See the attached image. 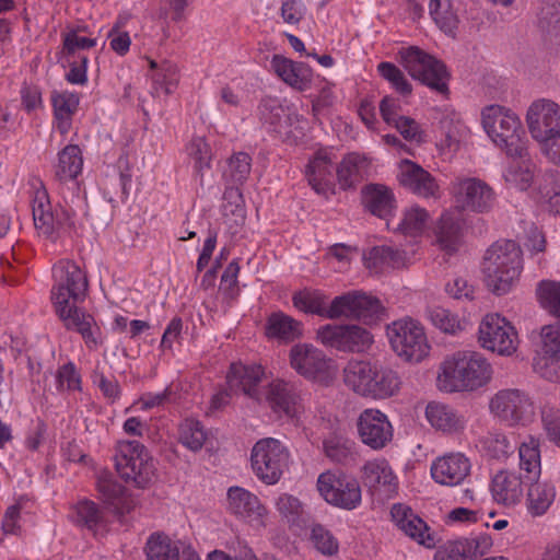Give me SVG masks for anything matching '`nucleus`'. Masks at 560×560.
I'll return each mask as SVG.
<instances>
[{"label":"nucleus","mask_w":560,"mask_h":560,"mask_svg":"<svg viewBox=\"0 0 560 560\" xmlns=\"http://www.w3.org/2000/svg\"><path fill=\"white\" fill-rule=\"evenodd\" d=\"M83 166L81 150L75 144L65 147L58 154L55 179L58 184L60 201L51 209L47 190L36 188L32 198V213L38 235L55 243L62 234L77 232L78 213L84 209V199L77 180Z\"/></svg>","instance_id":"obj_1"},{"label":"nucleus","mask_w":560,"mask_h":560,"mask_svg":"<svg viewBox=\"0 0 560 560\" xmlns=\"http://www.w3.org/2000/svg\"><path fill=\"white\" fill-rule=\"evenodd\" d=\"M492 377V366L476 351H457L441 364L436 386L444 393L474 392L487 385Z\"/></svg>","instance_id":"obj_2"},{"label":"nucleus","mask_w":560,"mask_h":560,"mask_svg":"<svg viewBox=\"0 0 560 560\" xmlns=\"http://www.w3.org/2000/svg\"><path fill=\"white\" fill-rule=\"evenodd\" d=\"M343 382L355 394L372 399H386L400 388L396 371L377 361L351 360L343 369Z\"/></svg>","instance_id":"obj_3"},{"label":"nucleus","mask_w":560,"mask_h":560,"mask_svg":"<svg viewBox=\"0 0 560 560\" xmlns=\"http://www.w3.org/2000/svg\"><path fill=\"white\" fill-rule=\"evenodd\" d=\"M523 269L522 249L512 240L493 243L483 257L482 271L488 289L503 295L515 285Z\"/></svg>","instance_id":"obj_4"},{"label":"nucleus","mask_w":560,"mask_h":560,"mask_svg":"<svg viewBox=\"0 0 560 560\" xmlns=\"http://www.w3.org/2000/svg\"><path fill=\"white\" fill-rule=\"evenodd\" d=\"M482 127L490 140L510 158L526 155L525 132L520 117L510 108L489 105L481 112Z\"/></svg>","instance_id":"obj_5"},{"label":"nucleus","mask_w":560,"mask_h":560,"mask_svg":"<svg viewBox=\"0 0 560 560\" xmlns=\"http://www.w3.org/2000/svg\"><path fill=\"white\" fill-rule=\"evenodd\" d=\"M390 349L406 363L418 364L427 359L431 351L423 326L406 317L393 322L386 327Z\"/></svg>","instance_id":"obj_6"},{"label":"nucleus","mask_w":560,"mask_h":560,"mask_svg":"<svg viewBox=\"0 0 560 560\" xmlns=\"http://www.w3.org/2000/svg\"><path fill=\"white\" fill-rule=\"evenodd\" d=\"M115 466L121 479L138 488L148 487L155 478L154 459L138 441L118 443Z\"/></svg>","instance_id":"obj_7"},{"label":"nucleus","mask_w":560,"mask_h":560,"mask_svg":"<svg viewBox=\"0 0 560 560\" xmlns=\"http://www.w3.org/2000/svg\"><path fill=\"white\" fill-rule=\"evenodd\" d=\"M490 413L509 428H526L536 419L534 399L524 390L505 388L489 401Z\"/></svg>","instance_id":"obj_8"},{"label":"nucleus","mask_w":560,"mask_h":560,"mask_svg":"<svg viewBox=\"0 0 560 560\" xmlns=\"http://www.w3.org/2000/svg\"><path fill=\"white\" fill-rule=\"evenodd\" d=\"M399 56L411 78L438 93H447L450 73L443 61L417 46L400 49Z\"/></svg>","instance_id":"obj_9"},{"label":"nucleus","mask_w":560,"mask_h":560,"mask_svg":"<svg viewBox=\"0 0 560 560\" xmlns=\"http://www.w3.org/2000/svg\"><path fill=\"white\" fill-rule=\"evenodd\" d=\"M290 453L277 439L265 438L255 443L250 454L256 477L266 485L277 483L288 468Z\"/></svg>","instance_id":"obj_10"},{"label":"nucleus","mask_w":560,"mask_h":560,"mask_svg":"<svg viewBox=\"0 0 560 560\" xmlns=\"http://www.w3.org/2000/svg\"><path fill=\"white\" fill-rule=\"evenodd\" d=\"M52 305L83 302L89 289L85 271L72 260H59L52 267Z\"/></svg>","instance_id":"obj_11"},{"label":"nucleus","mask_w":560,"mask_h":560,"mask_svg":"<svg viewBox=\"0 0 560 560\" xmlns=\"http://www.w3.org/2000/svg\"><path fill=\"white\" fill-rule=\"evenodd\" d=\"M317 489L327 503L343 510H354L362 501L359 481L342 471L328 470L320 474Z\"/></svg>","instance_id":"obj_12"},{"label":"nucleus","mask_w":560,"mask_h":560,"mask_svg":"<svg viewBox=\"0 0 560 560\" xmlns=\"http://www.w3.org/2000/svg\"><path fill=\"white\" fill-rule=\"evenodd\" d=\"M456 208L462 211L486 213L495 202L493 188L478 177L457 176L451 183Z\"/></svg>","instance_id":"obj_13"},{"label":"nucleus","mask_w":560,"mask_h":560,"mask_svg":"<svg viewBox=\"0 0 560 560\" xmlns=\"http://www.w3.org/2000/svg\"><path fill=\"white\" fill-rule=\"evenodd\" d=\"M316 338L323 346L343 352H363L374 341L372 334L358 325L326 324L317 329Z\"/></svg>","instance_id":"obj_14"},{"label":"nucleus","mask_w":560,"mask_h":560,"mask_svg":"<svg viewBox=\"0 0 560 560\" xmlns=\"http://www.w3.org/2000/svg\"><path fill=\"white\" fill-rule=\"evenodd\" d=\"M259 117L268 130L275 132L282 141L295 143L301 136L295 126L301 116L291 107H284L277 98H265L259 107Z\"/></svg>","instance_id":"obj_15"},{"label":"nucleus","mask_w":560,"mask_h":560,"mask_svg":"<svg viewBox=\"0 0 560 560\" xmlns=\"http://www.w3.org/2000/svg\"><path fill=\"white\" fill-rule=\"evenodd\" d=\"M526 122L540 148L560 133V105L547 98L534 101L527 109Z\"/></svg>","instance_id":"obj_16"},{"label":"nucleus","mask_w":560,"mask_h":560,"mask_svg":"<svg viewBox=\"0 0 560 560\" xmlns=\"http://www.w3.org/2000/svg\"><path fill=\"white\" fill-rule=\"evenodd\" d=\"M479 341L485 349L511 355L517 348V334L504 317L488 314L479 325Z\"/></svg>","instance_id":"obj_17"},{"label":"nucleus","mask_w":560,"mask_h":560,"mask_svg":"<svg viewBox=\"0 0 560 560\" xmlns=\"http://www.w3.org/2000/svg\"><path fill=\"white\" fill-rule=\"evenodd\" d=\"M262 397L275 413L289 419L298 420L305 409L302 392L293 382L273 380Z\"/></svg>","instance_id":"obj_18"},{"label":"nucleus","mask_w":560,"mask_h":560,"mask_svg":"<svg viewBox=\"0 0 560 560\" xmlns=\"http://www.w3.org/2000/svg\"><path fill=\"white\" fill-rule=\"evenodd\" d=\"M54 307L65 328L80 334L89 349L95 350L102 345L101 329L94 317L79 307L78 303L54 305Z\"/></svg>","instance_id":"obj_19"},{"label":"nucleus","mask_w":560,"mask_h":560,"mask_svg":"<svg viewBox=\"0 0 560 560\" xmlns=\"http://www.w3.org/2000/svg\"><path fill=\"white\" fill-rule=\"evenodd\" d=\"M290 366L308 380H323L329 374L330 360L311 343H298L289 353Z\"/></svg>","instance_id":"obj_20"},{"label":"nucleus","mask_w":560,"mask_h":560,"mask_svg":"<svg viewBox=\"0 0 560 560\" xmlns=\"http://www.w3.org/2000/svg\"><path fill=\"white\" fill-rule=\"evenodd\" d=\"M357 427L361 441L372 450L384 448L393 439V425L388 417L378 409L363 410L358 418Z\"/></svg>","instance_id":"obj_21"},{"label":"nucleus","mask_w":560,"mask_h":560,"mask_svg":"<svg viewBox=\"0 0 560 560\" xmlns=\"http://www.w3.org/2000/svg\"><path fill=\"white\" fill-rule=\"evenodd\" d=\"M471 463L469 458L459 452L448 453L432 462L431 476L442 486L455 487L469 476Z\"/></svg>","instance_id":"obj_22"},{"label":"nucleus","mask_w":560,"mask_h":560,"mask_svg":"<svg viewBox=\"0 0 560 560\" xmlns=\"http://www.w3.org/2000/svg\"><path fill=\"white\" fill-rule=\"evenodd\" d=\"M265 377V369L257 363H232L226 375L230 390L242 393L257 401L262 399L259 384Z\"/></svg>","instance_id":"obj_23"},{"label":"nucleus","mask_w":560,"mask_h":560,"mask_svg":"<svg viewBox=\"0 0 560 560\" xmlns=\"http://www.w3.org/2000/svg\"><path fill=\"white\" fill-rule=\"evenodd\" d=\"M541 349L546 357L534 362V370L541 377L558 382V362L560 360V323L546 325L541 328Z\"/></svg>","instance_id":"obj_24"},{"label":"nucleus","mask_w":560,"mask_h":560,"mask_svg":"<svg viewBox=\"0 0 560 560\" xmlns=\"http://www.w3.org/2000/svg\"><path fill=\"white\" fill-rule=\"evenodd\" d=\"M390 516L406 536L427 548L434 547L435 541L429 526L409 505L395 503L390 509Z\"/></svg>","instance_id":"obj_25"},{"label":"nucleus","mask_w":560,"mask_h":560,"mask_svg":"<svg viewBox=\"0 0 560 560\" xmlns=\"http://www.w3.org/2000/svg\"><path fill=\"white\" fill-rule=\"evenodd\" d=\"M491 547L492 539L487 534L460 538L441 546L434 555V560H476Z\"/></svg>","instance_id":"obj_26"},{"label":"nucleus","mask_w":560,"mask_h":560,"mask_svg":"<svg viewBox=\"0 0 560 560\" xmlns=\"http://www.w3.org/2000/svg\"><path fill=\"white\" fill-rule=\"evenodd\" d=\"M228 508L231 513L240 516L254 526H264L267 515L266 508L257 495L241 487H231L228 490Z\"/></svg>","instance_id":"obj_27"},{"label":"nucleus","mask_w":560,"mask_h":560,"mask_svg":"<svg viewBox=\"0 0 560 560\" xmlns=\"http://www.w3.org/2000/svg\"><path fill=\"white\" fill-rule=\"evenodd\" d=\"M475 445L486 460L494 463L506 462L517 448L514 434L501 430L488 431L480 435Z\"/></svg>","instance_id":"obj_28"},{"label":"nucleus","mask_w":560,"mask_h":560,"mask_svg":"<svg viewBox=\"0 0 560 560\" xmlns=\"http://www.w3.org/2000/svg\"><path fill=\"white\" fill-rule=\"evenodd\" d=\"M398 180L401 186L423 198L434 197L439 191L435 178L410 160H402L399 163Z\"/></svg>","instance_id":"obj_29"},{"label":"nucleus","mask_w":560,"mask_h":560,"mask_svg":"<svg viewBox=\"0 0 560 560\" xmlns=\"http://www.w3.org/2000/svg\"><path fill=\"white\" fill-rule=\"evenodd\" d=\"M425 418L434 430L446 435L459 434L467 425V419L460 411L440 401L427 405Z\"/></svg>","instance_id":"obj_30"},{"label":"nucleus","mask_w":560,"mask_h":560,"mask_svg":"<svg viewBox=\"0 0 560 560\" xmlns=\"http://www.w3.org/2000/svg\"><path fill=\"white\" fill-rule=\"evenodd\" d=\"M149 63V77L151 79V94L156 97L172 95L179 83V70L176 63L163 59L156 61L147 57Z\"/></svg>","instance_id":"obj_31"},{"label":"nucleus","mask_w":560,"mask_h":560,"mask_svg":"<svg viewBox=\"0 0 560 560\" xmlns=\"http://www.w3.org/2000/svg\"><path fill=\"white\" fill-rule=\"evenodd\" d=\"M336 155L330 149L317 150L306 166L308 184L318 195H326L330 188V179Z\"/></svg>","instance_id":"obj_32"},{"label":"nucleus","mask_w":560,"mask_h":560,"mask_svg":"<svg viewBox=\"0 0 560 560\" xmlns=\"http://www.w3.org/2000/svg\"><path fill=\"white\" fill-rule=\"evenodd\" d=\"M270 65L273 72L291 88L305 91L311 85L313 71L306 63L273 55Z\"/></svg>","instance_id":"obj_33"},{"label":"nucleus","mask_w":560,"mask_h":560,"mask_svg":"<svg viewBox=\"0 0 560 560\" xmlns=\"http://www.w3.org/2000/svg\"><path fill=\"white\" fill-rule=\"evenodd\" d=\"M490 490L498 504L509 508L518 504L524 495L521 476L508 470H501L493 476Z\"/></svg>","instance_id":"obj_34"},{"label":"nucleus","mask_w":560,"mask_h":560,"mask_svg":"<svg viewBox=\"0 0 560 560\" xmlns=\"http://www.w3.org/2000/svg\"><path fill=\"white\" fill-rule=\"evenodd\" d=\"M362 479L370 489L390 493L395 491L397 478L385 458L366 462L362 467Z\"/></svg>","instance_id":"obj_35"},{"label":"nucleus","mask_w":560,"mask_h":560,"mask_svg":"<svg viewBox=\"0 0 560 560\" xmlns=\"http://www.w3.org/2000/svg\"><path fill=\"white\" fill-rule=\"evenodd\" d=\"M365 208L381 219L387 220L396 209V200L390 188L382 184H370L362 189Z\"/></svg>","instance_id":"obj_36"},{"label":"nucleus","mask_w":560,"mask_h":560,"mask_svg":"<svg viewBox=\"0 0 560 560\" xmlns=\"http://www.w3.org/2000/svg\"><path fill=\"white\" fill-rule=\"evenodd\" d=\"M370 162L357 152L348 153L336 168L338 184L341 189L355 188L368 175Z\"/></svg>","instance_id":"obj_37"},{"label":"nucleus","mask_w":560,"mask_h":560,"mask_svg":"<svg viewBox=\"0 0 560 560\" xmlns=\"http://www.w3.org/2000/svg\"><path fill=\"white\" fill-rule=\"evenodd\" d=\"M556 497L557 489L552 482H532L525 498L527 514L533 518L546 515L555 503Z\"/></svg>","instance_id":"obj_38"},{"label":"nucleus","mask_w":560,"mask_h":560,"mask_svg":"<svg viewBox=\"0 0 560 560\" xmlns=\"http://www.w3.org/2000/svg\"><path fill=\"white\" fill-rule=\"evenodd\" d=\"M79 96L75 93L62 91L52 92L54 126L62 135H67L72 127V119L79 107Z\"/></svg>","instance_id":"obj_39"},{"label":"nucleus","mask_w":560,"mask_h":560,"mask_svg":"<svg viewBox=\"0 0 560 560\" xmlns=\"http://www.w3.org/2000/svg\"><path fill=\"white\" fill-rule=\"evenodd\" d=\"M302 335L303 325L301 322L283 312H276L269 315L266 323V336L269 339L288 343L301 338Z\"/></svg>","instance_id":"obj_40"},{"label":"nucleus","mask_w":560,"mask_h":560,"mask_svg":"<svg viewBox=\"0 0 560 560\" xmlns=\"http://www.w3.org/2000/svg\"><path fill=\"white\" fill-rule=\"evenodd\" d=\"M365 267L378 272L384 268H400L406 265V253L390 246H374L364 254Z\"/></svg>","instance_id":"obj_41"},{"label":"nucleus","mask_w":560,"mask_h":560,"mask_svg":"<svg viewBox=\"0 0 560 560\" xmlns=\"http://www.w3.org/2000/svg\"><path fill=\"white\" fill-rule=\"evenodd\" d=\"M292 302L294 307L301 312L316 314L329 319L330 302L328 296L320 290L304 289L295 292L292 296Z\"/></svg>","instance_id":"obj_42"},{"label":"nucleus","mask_w":560,"mask_h":560,"mask_svg":"<svg viewBox=\"0 0 560 560\" xmlns=\"http://www.w3.org/2000/svg\"><path fill=\"white\" fill-rule=\"evenodd\" d=\"M512 159V162L503 173L504 179L516 189L526 190L534 180L536 165L530 160L527 150L525 156Z\"/></svg>","instance_id":"obj_43"},{"label":"nucleus","mask_w":560,"mask_h":560,"mask_svg":"<svg viewBox=\"0 0 560 560\" xmlns=\"http://www.w3.org/2000/svg\"><path fill=\"white\" fill-rule=\"evenodd\" d=\"M435 240L441 249L448 254L456 252L460 244V226L458 221L445 212L439 219L435 226Z\"/></svg>","instance_id":"obj_44"},{"label":"nucleus","mask_w":560,"mask_h":560,"mask_svg":"<svg viewBox=\"0 0 560 560\" xmlns=\"http://www.w3.org/2000/svg\"><path fill=\"white\" fill-rule=\"evenodd\" d=\"M250 171V155L243 151L235 152L226 161L223 179L231 188L238 187L247 180Z\"/></svg>","instance_id":"obj_45"},{"label":"nucleus","mask_w":560,"mask_h":560,"mask_svg":"<svg viewBox=\"0 0 560 560\" xmlns=\"http://www.w3.org/2000/svg\"><path fill=\"white\" fill-rule=\"evenodd\" d=\"M520 468L532 480L537 479L541 472L539 441L529 435L521 444L517 443Z\"/></svg>","instance_id":"obj_46"},{"label":"nucleus","mask_w":560,"mask_h":560,"mask_svg":"<svg viewBox=\"0 0 560 560\" xmlns=\"http://www.w3.org/2000/svg\"><path fill=\"white\" fill-rule=\"evenodd\" d=\"M325 455L334 463L348 464L355 458V443L342 435L332 434L323 442Z\"/></svg>","instance_id":"obj_47"},{"label":"nucleus","mask_w":560,"mask_h":560,"mask_svg":"<svg viewBox=\"0 0 560 560\" xmlns=\"http://www.w3.org/2000/svg\"><path fill=\"white\" fill-rule=\"evenodd\" d=\"M148 560H179V548L168 536L153 533L145 545Z\"/></svg>","instance_id":"obj_48"},{"label":"nucleus","mask_w":560,"mask_h":560,"mask_svg":"<svg viewBox=\"0 0 560 560\" xmlns=\"http://www.w3.org/2000/svg\"><path fill=\"white\" fill-rule=\"evenodd\" d=\"M429 219L430 215L424 208L411 206L404 210L396 230L406 236L416 237L423 233Z\"/></svg>","instance_id":"obj_49"},{"label":"nucleus","mask_w":560,"mask_h":560,"mask_svg":"<svg viewBox=\"0 0 560 560\" xmlns=\"http://www.w3.org/2000/svg\"><path fill=\"white\" fill-rule=\"evenodd\" d=\"M207 440V432L200 421L185 419L178 428V441L186 448L200 451Z\"/></svg>","instance_id":"obj_50"},{"label":"nucleus","mask_w":560,"mask_h":560,"mask_svg":"<svg viewBox=\"0 0 560 560\" xmlns=\"http://www.w3.org/2000/svg\"><path fill=\"white\" fill-rule=\"evenodd\" d=\"M70 517L77 525L92 530L102 522L103 513L93 501L80 500L72 506Z\"/></svg>","instance_id":"obj_51"},{"label":"nucleus","mask_w":560,"mask_h":560,"mask_svg":"<svg viewBox=\"0 0 560 560\" xmlns=\"http://www.w3.org/2000/svg\"><path fill=\"white\" fill-rule=\"evenodd\" d=\"M429 13L435 24L446 34H453L457 27V15L452 10L451 0H431Z\"/></svg>","instance_id":"obj_52"},{"label":"nucleus","mask_w":560,"mask_h":560,"mask_svg":"<svg viewBox=\"0 0 560 560\" xmlns=\"http://www.w3.org/2000/svg\"><path fill=\"white\" fill-rule=\"evenodd\" d=\"M536 294L541 307L560 318V282L542 280L537 285Z\"/></svg>","instance_id":"obj_53"},{"label":"nucleus","mask_w":560,"mask_h":560,"mask_svg":"<svg viewBox=\"0 0 560 560\" xmlns=\"http://www.w3.org/2000/svg\"><path fill=\"white\" fill-rule=\"evenodd\" d=\"M542 430L549 442L560 447V409L551 402L540 407Z\"/></svg>","instance_id":"obj_54"},{"label":"nucleus","mask_w":560,"mask_h":560,"mask_svg":"<svg viewBox=\"0 0 560 560\" xmlns=\"http://www.w3.org/2000/svg\"><path fill=\"white\" fill-rule=\"evenodd\" d=\"M383 311L384 307L377 298L358 290L355 319L371 324L380 318Z\"/></svg>","instance_id":"obj_55"},{"label":"nucleus","mask_w":560,"mask_h":560,"mask_svg":"<svg viewBox=\"0 0 560 560\" xmlns=\"http://www.w3.org/2000/svg\"><path fill=\"white\" fill-rule=\"evenodd\" d=\"M187 153L194 162L195 172L202 177L203 172L211 165V149L201 137L192 138L187 145Z\"/></svg>","instance_id":"obj_56"},{"label":"nucleus","mask_w":560,"mask_h":560,"mask_svg":"<svg viewBox=\"0 0 560 560\" xmlns=\"http://www.w3.org/2000/svg\"><path fill=\"white\" fill-rule=\"evenodd\" d=\"M311 541L314 548L325 557H334L339 551V541L332 533L320 524L311 530Z\"/></svg>","instance_id":"obj_57"},{"label":"nucleus","mask_w":560,"mask_h":560,"mask_svg":"<svg viewBox=\"0 0 560 560\" xmlns=\"http://www.w3.org/2000/svg\"><path fill=\"white\" fill-rule=\"evenodd\" d=\"M358 290H353L334 298L330 301L329 319H355Z\"/></svg>","instance_id":"obj_58"},{"label":"nucleus","mask_w":560,"mask_h":560,"mask_svg":"<svg viewBox=\"0 0 560 560\" xmlns=\"http://www.w3.org/2000/svg\"><path fill=\"white\" fill-rule=\"evenodd\" d=\"M539 195L544 202H547L550 210L560 213V178L558 174L549 173L542 176L539 184Z\"/></svg>","instance_id":"obj_59"},{"label":"nucleus","mask_w":560,"mask_h":560,"mask_svg":"<svg viewBox=\"0 0 560 560\" xmlns=\"http://www.w3.org/2000/svg\"><path fill=\"white\" fill-rule=\"evenodd\" d=\"M81 375L72 362L59 366L55 374L56 389L58 393L81 392Z\"/></svg>","instance_id":"obj_60"},{"label":"nucleus","mask_w":560,"mask_h":560,"mask_svg":"<svg viewBox=\"0 0 560 560\" xmlns=\"http://www.w3.org/2000/svg\"><path fill=\"white\" fill-rule=\"evenodd\" d=\"M97 490L104 500L118 508L125 495V488L117 482L110 474L103 472L97 477Z\"/></svg>","instance_id":"obj_61"},{"label":"nucleus","mask_w":560,"mask_h":560,"mask_svg":"<svg viewBox=\"0 0 560 560\" xmlns=\"http://www.w3.org/2000/svg\"><path fill=\"white\" fill-rule=\"evenodd\" d=\"M427 314L432 325L444 332L455 334L460 328L457 316L444 307H429Z\"/></svg>","instance_id":"obj_62"},{"label":"nucleus","mask_w":560,"mask_h":560,"mask_svg":"<svg viewBox=\"0 0 560 560\" xmlns=\"http://www.w3.org/2000/svg\"><path fill=\"white\" fill-rule=\"evenodd\" d=\"M377 71L380 75L387 80L398 93L402 95L411 93V84L408 82L402 71L394 63L383 61L378 63Z\"/></svg>","instance_id":"obj_63"},{"label":"nucleus","mask_w":560,"mask_h":560,"mask_svg":"<svg viewBox=\"0 0 560 560\" xmlns=\"http://www.w3.org/2000/svg\"><path fill=\"white\" fill-rule=\"evenodd\" d=\"M62 36V50L66 55H73L78 50L90 49L96 46V39L80 35L79 28H70Z\"/></svg>","instance_id":"obj_64"}]
</instances>
